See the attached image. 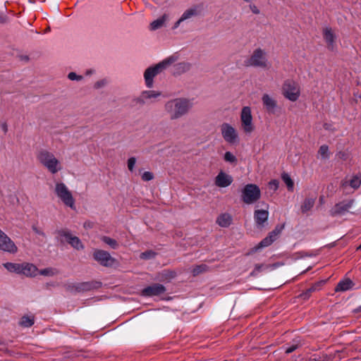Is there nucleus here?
Masks as SVG:
<instances>
[{
  "mask_svg": "<svg viewBox=\"0 0 361 361\" xmlns=\"http://www.w3.org/2000/svg\"><path fill=\"white\" fill-rule=\"evenodd\" d=\"M8 20V17L6 16H0V23H6Z\"/></svg>",
  "mask_w": 361,
  "mask_h": 361,
  "instance_id": "nucleus-54",
  "label": "nucleus"
},
{
  "mask_svg": "<svg viewBox=\"0 0 361 361\" xmlns=\"http://www.w3.org/2000/svg\"><path fill=\"white\" fill-rule=\"evenodd\" d=\"M282 94L285 98L291 102L297 101L300 95L298 83L291 79L286 80L282 86Z\"/></svg>",
  "mask_w": 361,
  "mask_h": 361,
  "instance_id": "nucleus-5",
  "label": "nucleus"
},
{
  "mask_svg": "<svg viewBox=\"0 0 361 361\" xmlns=\"http://www.w3.org/2000/svg\"><path fill=\"white\" fill-rule=\"evenodd\" d=\"M221 133L224 139L229 142L234 143L237 139V134L235 129L228 123H224L221 126Z\"/></svg>",
  "mask_w": 361,
  "mask_h": 361,
  "instance_id": "nucleus-14",
  "label": "nucleus"
},
{
  "mask_svg": "<svg viewBox=\"0 0 361 361\" xmlns=\"http://www.w3.org/2000/svg\"><path fill=\"white\" fill-rule=\"evenodd\" d=\"M244 1H246V2H250V1H251V0H244Z\"/></svg>",
  "mask_w": 361,
  "mask_h": 361,
  "instance_id": "nucleus-63",
  "label": "nucleus"
},
{
  "mask_svg": "<svg viewBox=\"0 0 361 361\" xmlns=\"http://www.w3.org/2000/svg\"><path fill=\"white\" fill-rule=\"evenodd\" d=\"M22 264L18 263H12V262H6L4 264V267L10 272H13L16 274H21Z\"/></svg>",
  "mask_w": 361,
  "mask_h": 361,
  "instance_id": "nucleus-31",
  "label": "nucleus"
},
{
  "mask_svg": "<svg viewBox=\"0 0 361 361\" xmlns=\"http://www.w3.org/2000/svg\"><path fill=\"white\" fill-rule=\"evenodd\" d=\"M37 157L40 163L47 167L51 173H56L60 169V168H57V166L59 164V161L49 151L45 149L40 150Z\"/></svg>",
  "mask_w": 361,
  "mask_h": 361,
  "instance_id": "nucleus-3",
  "label": "nucleus"
},
{
  "mask_svg": "<svg viewBox=\"0 0 361 361\" xmlns=\"http://www.w3.org/2000/svg\"><path fill=\"white\" fill-rule=\"evenodd\" d=\"M155 256H156V252L152 250H147L144 252H142L141 255H140L141 258L145 259L154 258Z\"/></svg>",
  "mask_w": 361,
  "mask_h": 361,
  "instance_id": "nucleus-43",
  "label": "nucleus"
},
{
  "mask_svg": "<svg viewBox=\"0 0 361 361\" xmlns=\"http://www.w3.org/2000/svg\"><path fill=\"white\" fill-rule=\"evenodd\" d=\"M355 202L354 199H345L336 203L330 210L329 214L334 217L342 216L348 212Z\"/></svg>",
  "mask_w": 361,
  "mask_h": 361,
  "instance_id": "nucleus-10",
  "label": "nucleus"
},
{
  "mask_svg": "<svg viewBox=\"0 0 361 361\" xmlns=\"http://www.w3.org/2000/svg\"><path fill=\"white\" fill-rule=\"evenodd\" d=\"M55 191L57 196L62 200V202L66 206L73 208L75 203L74 198L73 197L71 192L68 190L67 187L64 183H56Z\"/></svg>",
  "mask_w": 361,
  "mask_h": 361,
  "instance_id": "nucleus-8",
  "label": "nucleus"
},
{
  "mask_svg": "<svg viewBox=\"0 0 361 361\" xmlns=\"http://www.w3.org/2000/svg\"><path fill=\"white\" fill-rule=\"evenodd\" d=\"M250 9H251V11H252L253 13H255V14H259V8L255 4L250 5Z\"/></svg>",
  "mask_w": 361,
  "mask_h": 361,
  "instance_id": "nucleus-52",
  "label": "nucleus"
},
{
  "mask_svg": "<svg viewBox=\"0 0 361 361\" xmlns=\"http://www.w3.org/2000/svg\"><path fill=\"white\" fill-rule=\"evenodd\" d=\"M325 283L324 281H321L314 283L311 287L314 288V291L320 288V287Z\"/></svg>",
  "mask_w": 361,
  "mask_h": 361,
  "instance_id": "nucleus-51",
  "label": "nucleus"
},
{
  "mask_svg": "<svg viewBox=\"0 0 361 361\" xmlns=\"http://www.w3.org/2000/svg\"><path fill=\"white\" fill-rule=\"evenodd\" d=\"M102 286V283L97 281L77 283L76 292H87L94 289H99Z\"/></svg>",
  "mask_w": 361,
  "mask_h": 361,
  "instance_id": "nucleus-15",
  "label": "nucleus"
},
{
  "mask_svg": "<svg viewBox=\"0 0 361 361\" xmlns=\"http://www.w3.org/2000/svg\"><path fill=\"white\" fill-rule=\"evenodd\" d=\"M284 224H277L274 229L269 232V233L276 240L278 238L279 235L281 234L282 230L284 228Z\"/></svg>",
  "mask_w": 361,
  "mask_h": 361,
  "instance_id": "nucleus-37",
  "label": "nucleus"
},
{
  "mask_svg": "<svg viewBox=\"0 0 361 361\" xmlns=\"http://www.w3.org/2000/svg\"><path fill=\"white\" fill-rule=\"evenodd\" d=\"M298 348V345H291L288 347L286 348L285 352L286 353H293V351H295L297 348Z\"/></svg>",
  "mask_w": 361,
  "mask_h": 361,
  "instance_id": "nucleus-50",
  "label": "nucleus"
},
{
  "mask_svg": "<svg viewBox=\"0 0 361 361\" xmlns=\"http://www.w3.org/2000/svg\"><path fill=\"white\" fill-rule=\"evenodd\" d=\"M269 217V212L264 209H257L255 211L254 219L257 226H263Z\"/></svg>",
  "mask_w": 361,
  "mask_h": 361,
  "instance_id": "nucleus-20",
  "label": "nucleus"
},
{
  "mask_svg": "<svg viewBox=\"0 0 361 361\" xmlns=\"http://www.w3.org/2000/svg\"><path fill=\"white\" fill-rule=\"evenodd\" d=\"M279 187V181L276 179H272L269 182V188L274 191L278 190Z\"/></svg>",
  "mask_w": 361,
  "mask_h": 361,
  "instance_id": "nucleus-44",
  "label": "nucleus"
},
{
  "mask_svg": "<svg viewBox=\"0 0 361 361\" xmlns=\"http://www.w3.org/2000/svg\"><path fill=\"white\" fill-rule=\"evenodd\" d=\"M178 59V55L176 53L159 63L149 66L147 68L144 73V78L145 85L148 88H151L154 85V78L158 74L163 72L171 64L174 63Z\"/></svg>",
  "mask_w": 361,
  "mask_h": 361,
  "instance_id": "nucleus-1",
  "label": "nucleus"
},
{
  "mask_svg": "<svg viewBox=\"0 0 361 361\" xmlns=\"http://www.w3.org/2000/svg\"><path fill=\"white\" fill-rule=\"evenodd\" d=\"M315 203V198H305L301 204V212L305 214L314 207Z\"/></svg>",
  "mask_w": 361,
  "mask_h": 361,
  "instance_id": "nucleus-29",
  "label": "nucleus"
},
{
  "mask_svg": "<svg viewBox=\"0 0 361 361\" xmlns=\"http://www.w3.org/2000/svg\"><path fill=\"white\" fill-rule=\"evenodd\" d=\"M263 105L266 111L269 114H276L278 110L276 101L269 97V94H264L262 98Z\"/></svg>",
  "mask_w": 361,
  "mask_h": 361,
  "instance_id": "nucleus-16",
  "label": "nucleus"
},
{
  "mask_svg": "<svg viewBox=\"0 0 361 361\" xmlns=\"http://www.w3.org/2000/svg\"><path fill=\"white\" fill-rule=\"evenodd\" d=\"M63 287L64 288L65 290L67 292L77 293L76 292L77 283H66L63 285Z\"/></svg>",
  "mask_w": 361,
  "mask_h": 361,
  "instance_id": "nucleus-41",
  "label": "nucleus"
},
{
  "mask_svg": "<svg viewBox=\"0 0 361 361\" xmlns=\"http://www.w3.org/2000/svg\"><path fill=\"white\" fill-rule=\"evenodd\" d=\"M0 250L7 252L9 253H16L18 251V247L14 242L2 231L0 229Z\"/></svg>",
  "mask_w": 361,
  "mask_h": 361,
  "instance_id": "nucleus-11",
  "label": "nucleus"
},
{
  "mask_svg": "<svg viewBox=\"0 0 361 361\" xmlns=\"http://www.w3.org/2000/svg\"><path fill=\"white\" fill-rule=\"evenodd\" d=\"M28 59H29V58H28V56H25L24 57V59H25V60H28Z\"/></svg>",
  "mask_w": 361,
  "mask_h": 361,
  "instance_id": "nucleus-62",
  "label": "nucleus"
},
{
  "mask_svg": "<svg viewBox=\"0 0 361 361\" xmlns=\"http://www.w3.org/2000/svg\"><path fill=\"white\" fill-rule=\"evenodd\" d=\"M38 272L40 275L43 276H54L58 273V271L56 269L48 267L41 270H38Z\"/></svg>",
  "mask_w": 361,
  "mask_h": 361,
  "instance_id": "nucleus-35",
  "label": "nucleus"
},
{
  "mask_svg": "<svg viewBox=\"0 0 361 361\" xmlns=\"http://www.w3.org/2000/svg\"><path fill=\"white\" fill-rule=\"evenodd\" d=\"M216 222L221 227L227 228L232 223V216L228 213L221 214L217 217Z\"/></svg>",
  "mask_w": 361,
  "mask_h": 361,
  "instance_id": "nucleus-23",
  "label": "nucleus"
},
{
  "mask_svg": "<svg viewBox=\"0 0 361 361\" xmlns=\"http://www.w3.org/2000/svg\"><path fill=\"white\" fill-rule=\"evenodd\" d=\"M354 286L353 281L350 279H345L338 282L335 288L336 292L346 291L353 288Z\"/></svg>",
  "mask_w": 361,
  "mask_h": 361,
  "instance_id": "nucleus-25",
  "label": "nucleus"
},
{
  "mask_svg": "<svg viewBox=\"0 0 361 361\" xmlns=\"http://www.w3.org/2000/svg\"><path fill=\"white\" fill-rule=\"evenodd\" d=\"M361 185V178L354 176L350 181V185L354 188L357 189Z\"/></svg>",
  "mask_w": 361,
  "mask_h": 361,
  "instance_id": "nucleus-42",
  "label": "nucleus"
},
{
  "mask_svg": "<svg viewBox=\"0 0 361 361\" xmlns=\"http://www.w3.org/2000/svg\"><path fill=\"white\" fill-rule=\"evenodd\" d=\"M161 94V92L154 90H144L141 92L140 95L134 98L132 100V105L140 106H143L147 99H155Z\"/></svg>",
  "mask_w": 361,
  "mask_h": 361,
  "instance_id": "nucleus-12",
  "label": "nucleus"
},
{
  "mask_svg": "<svg viewBox=\"0 0 361 361\" xmlns=\"http://www.w3.org/2000/svg\"><path fill=\"white\" fill-rule=\"evenodd\" d=\"M241 192L242 201L247 204L257 202L261 197L260 189L255 184H247L244 186Z\"/></svg>",
  "mask_w": 361,
  "mask_h": 361,
  "instance_id": "nucleus-4",
  "label": "nucleus"
},
{
  "mask_svg": "<svg viewBox=\"0 0 361 361\" xmlns=\"http://www.w3.org/2000/svg\"><path fill=\"white\" fill-rule=\"evenodd\" d=\"M168 16L166 14H164L161 17L159 18L158 19L154 20L150 23V30H156L157 29H159L161 27L166 20Z\"/></svg>",
  "mask_w": 361,
  "mask_h": 361,
  "instance_id": "nucleus-30",
  "label": "nucleus"
},
{
  "mask_svg": "<svg viewBox=\"0 0 361 361\" xmlns=\"http://www.w3.org/2000/svg\"><path fill=\"white\" fill-rule=\"evenodd\" d=\"M21 274L26 276H35L38 274L37 267L33 264L30 263H23L21 266Z\"/></svg>",
  "mask_w": 361,
  "mask_h": 361,
  "instance_id": "nucleus-21",
  "label": "nucleus"
},
{
  "mask_svg": "<svg viewBox=\"0 0 361 361\" xmlns=\"http://www.w3.org/2000/svg\"><path fill=\"white\" fill-rule=\"evenodd\" d=\"M324 128L325 129H328L327 123H324Z\"/></svg>",
  "mask_w": 361,
  "mask_h": 361,
  "instance_id": "nucleus-60",
  "label": "nucleus"
},
{
  "mask_svg": "<svg viewBox=\"0 0 361 361\" xmlns=\"http://www.w3.org/2000/svg\"><path fill=\"white\" fill-rule=\"evenodd\" d=\"M207 268H208L207 265H206L204 264H202L200 265H197L192 269V275L197 276L202 272H204L207 271Z\"/></svg>",
  "mask_w": 361,
  "mask_h": 361,
  "instance_id": "nucleus-36",
  "label": "nucleus"
},
{
  "mask_svg": "<svg viewBox=\"0 0 361 361\" xmlns=\"http://www.w3.org/2000/svg\"><path fill=\"white\" fill-rule=\"evenodd\" d=\"M68 78L70 79L71 80H80L82 79V76L77 75L74 72H71L68 75Z\"/></svg>",
  "mask_w": 361,
  "mask_h": 361,
  "instance_id": "nucleus-47",
  "label": "nucleus"
},
{
  "mask_svg": "<svg viewBox=\"0 0 361 361\" xmlns=\"http://www.w3.org/2000/svg\"><path fill=\"white\" fill-rule=\"evenodd\" d=\"M323 37L327 44L328 49L333 51L334 49L336 35L331 27H326L324 29Z\"/></svg>",
  "mask_w": 361,
  "mask_h": 361,
  "instance_id": "nucleus-18",
  "label": "nucleus"
},
{
  "mask_svg": "<svg viewBox=\"0 0 361 361\" xmlns=\"http://www.w3.org/2000/svg\"><path fill=\"white\" fill-rule=\"evenodd\" d=\"M199 7V6L196 5L185 11L180 17V20H185L192 16H197L200 13V11L197 10Z\"/></svg>",
  "mask_w": 361,
  "mask_h": 361,
  "instance_id": "nucleus-27",
  "label": "nucleus"
},
{
  "mask_svg": "<svg viewBox=\"0 0 361 361\" xmlns=\"http://www.w3.org/2000/svg\"><path fill=\"white\" fill-rule=\"evenodd\" d=\"M224 159L226 161L231 164H236L237 158L231 152H226L224 154Z\"/></svg>",
  "mask_w": 361,
  "mask_h": 361,
  "instance_id": "nucleus-39",
  "label": "nucleus"
},
{
  "mask_svg": "<svg viewBox=\"0 0 361 361\" xmlns=\"http://www.w3.org/2000/svg\"><path fill=\"white\" fill-rule=\"evenodd\" d=\"M1 127H2V129H3L4 132L5 133H7V131H8V126H7L6 123H3L1 125Z\"/></svg>",
  "mask_w": 361,
  "mask_h": 361,
  "instance_id": "nucleus-56",
  "label": "nucleus"
},
{
  "mask_svg": "<svg viewBox=\"0 0 361 361\" xmlns=\"http://www.w3.org/2000/svg\"><path fill=\"white\" fill-rule=\"evenodd\" d=\"M354 312H355V313L361 312V305H360V306H359L357 308H356V309L354 310Z\"/></svg>",
  "mask_w": 361,
  "mask_h": 361,
  "instance_id": "nucleus-59",
  "label": "nucleus"
},
{
  "mask_svg": "<svg viewBox=\"0 0 361 361\" xmlns=\"http://www.w3.org/2000/svg\"><path fill=\"white\" fill-rule=\"evenodd\" d=\"M313 292H314V287H310L308 289H307L305 291H304L302 293H300L298 295V298L302 299V300H306L310 298L312 293H313Z\"/></svg>",
  "mask_w": 361,
  "mask_h": 361,
  "instance_id": "nucleus-38",
  "label": "nucleus"
},
{
  "mask_svg": "<svg viewBox=\"0 0 361 361\" xmlns=\"http://www.w3.org/2000/svg\"><path fill=\"white\" fill-rule=\"evenodd\" d=\"M318 152L324 159H328L329 157V147L326 145H322L319 147Z\"/></svg>",
  "mask_w": 361,
  "mask_h": 361,
  "instance_id": "nucleus-40",
  "label": "nucleus"
},
{
  "mask_svg": "<svg viewBox=\"0 0 361 361\" xmlns=\"http://www.w3.org/2000/svg\"><path fill=\"white\" fill-rule=\"evenodd\" d=\"M241 126L245 133H251L255 130L250 106L243 107L240 113Z\"/></svg>",
  "mask_w": 361,
  "mask_h": 361,
  "instance_id": "nucleus-9",
  "label": "nucleus"
},
{
  "mask_svg": "<svg viewBox=\"0 0 361 361\" xmlns=\"http://www.w3.org/2000/svg\"><path fill=\"white\" fill-rule=\"evenodd\" d=\"M298 254H299L300 255V257H305V256H310V255H307L306 252L302 251V252H299Z\"/></svg>",
  "mask_w": 361,
  "mask_h": 361,
  "instance_id": "nucleus-58",
  "label": "nucleus"
},
{
  "mask_svg": "<svg viewBox=\"0 0 361 361\" xmlns=\"http://www.w3.org/2000/svg\"><path fill=\"white\" fill-rule=\"evenodd\" d=\"M64 236L68 237V244L71 245L74 249L77 250H81L84 249V245L82 244L80 239L77 236H73V235L63 234Z\"/></svg>",
  "mask_w": 361,
  "mask_h": 361,
  "instance_id": "nucleus-26",
  "label": "nucleus"
},
{
  "mask_svg": "<svg viewBox=\"0 0 361 361\" xmlns=\"http://www.w3.org/2000/svg\"><path fill=\"white\" fill-rule=\"evenodd\" d=\"M281 179L286 185L287 189L290 192H293L294 190V182L291 179L290 176L286 172L281 174Z\"/></svg>",
  "mask_w": 361,
  "mask_h": 361,
  "instance_id": "nucleus-32",
  "label": "nucleus"
},
{
  "mask_svg": "<svg viewBox=\"0 0 361 361\" xmlns=\"http://www.w3.org/2000/svg\"><path fill=\"white\" fill-rule=\"evenodd\" d=\"M233 182L231 176L221 171L215 178V184L220 188H226L230 185Z\"/></svg>",
  "mask_w": 361,
  "mask_h": 361,
  "instance_id": "nucleus-17",
  "label": "nucleus"
},
{
  "mask_svg": "<svg viewBox=\"0 0 361 361\" xmlns=\"http://www.w3.org/2000/svg\"><path fill=\"white\" fill-rule=\"evenodd\" d=\"M136 159L135 157H130L128 159V168L130 171H133Z\"/></svg>",
  "mask_w": 361,
  "mask_h": 361,
  "instance_id": "nucleus-46",
  "label": "nucleus"
},
{
  "mask_svg": "<svg viewBox=\"0 0 361 361\" xmlns=\"http://www.w3.org/2000/svg\"><path fill=\"white\" fill-rule=\"evenodd\" d=\"M34 317L23 316L20 321V325L23 327H30L34 324Z\"/></svg>",
  "mask_w": 361,
  "mask_h": 361,
  "instance_id": "nucleus-34",
  "label": "nucleus"
},
{
  "mask_svg": "<svg viewBox=\"0 0 361 361\" xmlns=\"http://www.w3.org/2000/svg\"><path fill=\"white\" fill-rule=\"evenodd\" d=\"M6 353H7L8 355H11V350H6Z\"/></svg>",
  "mask_w": 361,
  "mask_h": 361,
  "instance_id": "nucleus-61",
  "label": "nucleus"
},
{
  "mask_svg": "<svg viewBox=\"0 0 361 361\" xmlns=\"http://www.w3.org/2000/svg\"><path fill=\"white\" fill-rule=\"evenodd\" d=\"M166 291L165 286L160 283H153L143 288L141 295L144 297L158 296Z\"/></svg>",
  "mask_w": 361,
  "mask_h": 361,
  "instance_id": "nucleus-13",
  "label": "nucleus"
},
{
  "mask_svg": "<svg viewBox=\"0 0 361 361\" xmlns=\"http://www.w3.org/2000/svg\"><path fill=\"white\" fill-rule=\"evenodd\" d=\"M154 178V174L149 171H145L142 175V180L144 181H149Z\"/></svg>",
  "mask_w": 361,
  "mask_h": 361,
  "instance_id": "nucleus-45",
  "label": "nucleus"
},
{
  "mask_svg": "<svg viewBox=\"0 0 361 361\" xmlns=\"http://www.w3.org/2000/svg\"><path fill=\"white\" fill-rule=\"evenodd\" d=\"M276 239L269 233L268 235L262 239L257 245L250 250L248 254H253L263 247L271 245Z\"/></svg>",
  "mask_w": 361,
  "mask_h": 361,
  "instance_id": "nucleus-19",
  "label": "nucleus"
},
{
  "mask_svg": "<svg viewBox=\"0 0 361 361\" xmlns=\"http://www.w3.org/2000/svg\"><path fill=\"white\" fill-rule=\"evenodd\" d=\"M54 233L56 234V240L61 245H64L65 243H68V241H70L68 240V237L64 236L63 234H67L68 233V235H72L71 231L69 230H68V229L56 230Z\"/></svg>",
  "mask_w": 361,
  "mask_h": 361,
  "instance_id": "nucleus-24",
  "label": "nucleus"
},
{
  "mask_svg": "<svg viewBox=\"0 0 361 361\" xmlns=\"http://www.w3.org/2000/svg\"><path fill=\"white\" fill-rule=\"evenodd\" d=\"M176 275V272L173 270L164 269L159 274L160 281L169 282Z\"/></svg>",
  "mask_w": 361,
  "mask_h": 361,
  "instance_id": "nucleus-28",
  "label": "nucleus"
},
{
  "mask_svg": "<svg viewBox=\"0 0 361 361\" xmlns=\"http://www.w3.org/2000/svg\"><path fill=\"white\" fill-rule=\"evenodd\" d=\"M224 361H228V360H224Z\"/></svg>",
  "mask_w": 361,
  "mask_h": 361,
  "instance_id": "nucleus-64",
  "label": "nucleus"
},
{
  "mask_svg": "<svg viewBox=\"0 0 361 361\" xmlns=\"http://www.w3.org/2000/svg\"><path fill=\"white\" fill-rule=\"evenodd\" d=\"M32 229L36 234L42 235V237H46V235L44 233V231L39 228L36 225H32Z\"/></svg>",
  "mask_w": 361,
  "mask_h": 361,
  "instance_id": "nucleus-48",
  "label": "nucleus"
},
{
  "mask_svg": "<svg viewBox=\"0 0 361 361\" xmlns=\"http://www.w3.org/2000/svg\"><path fill=\"white\" fill-rule=\"evenodd\" d=\"M92 257L104 267H111L116 262V259L111 257L109 252L104 250L95 249L93 251Z\"/></svg>",
  "mask_w": 361,
  "mask_h": 361,
  "instance_id": "nucleus-7",
  "label": "nucleus"
},
{
  "mask_svg": "<svg viewBox=\"0 0 361 361\" xmlns=\"http://www.w3.org/2000/svg\"><path fill=\"white\" fill-rule=\"evenodd\" d=\"M262 267V264H255V270L251 273V275H254L255 271H260Z\"/></svg>",
  "mask_w": 361,
  "mask_h": 361,
  "instance_id": "nucleus-53",
  "label": "nucleus"
},
{
  "mask_svg": "<svg viewBox=\"0 0 361 361\" xmlns=\"http://www.w3.org/2000/svg\"><path fill=\"white\" fill-rule=\"evenodd\" d=\"M245 64L253 67L267 68L265 51L261 48L255 49L251 56L245 61Z\"/></svg>",
  "mask_w": 361,
  "mask_h": 361,
  "instance_id": "nucleus-6",
  "label": "nucleus"
},
{
  "mask_svg": "<svg viewBox=\"0 0 361 361\" xmlns=\"http://www.w3.org/2000/svg\"><path fill=\"white\" fill-rule=\"evenodd\" d=\"M183 20H180V18L174 23L173 29H176Z\"/></svg>",
  "mask_w": 361,
  "mask_h": 361,
  "instance_id": "nucleus-55",
  "label": "nucleus"
},
{
  "mask_svg": "<svg viewBox=\"0 0 361 361\" xmlns=\"http://www.w3.org/2000/svg\"><path fill=\"white\" fill-rule=\"evenodd\" d=\"M102 85H103V82L102 81H98V82H97L95 83L94 87L96 88H99V87H102Z\"/></svg>",
  "mask_w": 361,
  "mask_h": 361,
  "instance_id": "nucleus-57",
  "label": "nucleus"
},
{
  "mask_svg": "<svg viewBox=\"0 0 361 361\" xmlns=\"http://www.w3.org/2000/svg\"><path fill=\"white\" fill-rule=\"evenodd\" d=\"M101 240L105 244L108 245L111 248L116 250L119 247V244L115 239H113L109 236L103 235L101 237Z\"/></svg>",
  "mask_w": 361,
  "mask_h": 361,
  "instance_id": "nucleus-33",
  "label": "nucleus"
},
{
  "mask_svg": "<svg viewBox=\"0 0 361 361\" xmlns=\"http://www.w3.org/2000/svg\"><path fill=\"white\" fill-rule=\"evenodd\" d=\"M337 156L339 159L345 161L348 158V154L343 151H340L338 152Z\"/></svg>",
  "mask_w": 361,
  "mask_h": 361,
  "instance_id": "nucleus-49",
  "label": "nucleus"
},
{
  "mask_svg": "<svg viewBox=\"0 0 361 361\" xmlns=\"http://www.w3.org/2000/svg\"><path fill=\"white\" fill-rule=\"evenodd\" d=\"M191 107V103L185 98H176L168 101L164 106L171 120L178 119L185 115Z\"/></svg>",
  "mask_w": 361,
  "mask_h": 361,
  "instance_id": "nucleus-2",
  "label": "nucleus"
},
{
  "mask_svg": "<svg viewBox=\"0 0 361 361\" xmlns=\"http://www.w3.org/2000/svg\"><path fill=\"white\" fill-rule=\"evenodd\" d=\"M191 65L188 62H180L174 65L173 66V75H180L190 70Z\"/></svg>",
  "mask_w": 361,
  "mask_h": 361,
  "instance_id": "nucleus-22",
  "label": "nucleus"
}]
</instances>
